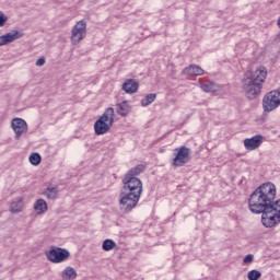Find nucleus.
<instances>
[{
    "label": "nucleus",
    "instance_id": "14",
    "mask_svg": "<svg viewBox=\"0 0 280 280\" xmlns=\"http://www.w3.org/2000/svg\"><path fill=\"white\" fill-rule=\"evenodd\" d=\"M200 89L205 93H218L220 91V84L213 82V81H205L200 83Z\"/></svg>",
    "mask_w": 280,
    "mask_h": 280
},
{
    "label": "nucleus",
    "instance_id": "29",
    "mask_svg": "<svg viewBox=\"0 0 280 280\" xmlns=\"http://www.w3.org/2000/svg\"><path fill=\"white\" fill-rule=\"evenodd\" d=\"M78 277V273L75 272V269L71 268V279H75Z\"/></svg>",
    "mask_w": 280,
    "mask_h": 280
},
{
    "label": "nucleus",
    "instance_id": "6",
    "mask_svg": "<svg viewBox=\"0 0 280 280\" xmlns=\"http://www.w3.org/2000/svg\"><path fill=\"white\" fill-rule=\"evenodd\" d=\"M280 106V90H273L267 93L262 98V108L265 113H272Z\"/></svg>",
    "mask_w": 280,
    "mask_h": 280
},
{
    "label": "nucleus",
    "instance_id": "9",
    "mask_svg": "<svg viewBox=\"0 0 280 280\" xmlns=\"http://www.w3.org/2000/svg\"><path fill=\"white\" fill-rule=\"evenodd\" d=\"M84 38H86V22L81 20L72 30L71 43L72 45H78V43H80V40H84Z\"/></svg>",
    "mask_w": 280,
    "mask_h": 280
},
{
    "label": "nucleus",
    "instance_id": "25",
    "mask_svg": "<svg viewBox=\"0 0 280 280\" xmlns=\"http://www.w3.org/2000/svg\"><path fill=\"white\" fill-rule=\"evenodd\" d=\"M61 277L63 280H70L71 279V267H67L62 273Z\"/></svg>",
    "mask_w": 280,
    "mask_h": 280
},
{
    "label": "nucleus",
    "instance_id": "21",
    "mask_svg": "<svg viewBox=\"0 0 280 280\" xmlns=\"http://www.w3.org/2000/svg\"><path fill=\"white\" fill-rule=\"evenodd\" d=\"M102 248H103V250L108 253V252L113 250L114 248H117V243H115V241H113L110 238H107L103 242Z\"/></svg>",
    "mask_w": 280,
    "mask_h": 280
},
{
    "label": "nucleus",
    "instance_id": "22",
    "mask_svg": "<svg viewBox=\"0 0 280 280\" xmlns=\"http://www.w3.org/2000/svg\"><path fill=\"white\" fill-rule=\"evenodd\" d=\"M28 161L31 163V165H40V161H43V158L40 156L39 153H32L28 156Z\"/></svg>",
    "mask_w": 280,
    "mask_h": 280
},
{
    "label": "nucleus",
    "instance_id": "1",
    "mask_svg": "<svg viewBox=\"0 0 280 280\" xmlns=\"http://www.w3.org/2000/svg\"><path fill=\"white\" fill-rule=\"evenodd\" d=\"M122 189L119 195V209L124 213H130L139 205L141 194H143V183L139 177L122 178Z\"/></svg>",
    "mask_w": 280,
    "mask_h": 280
},
{
    "label": "nucleus",
    "instance_id": "26",
    "mask_svg": "<svg viewBox=\"0 0 280 280\" xmlns=\"http://www.w3.org/2000/svg\"><path fill=\"white\" fill-rule=\"evenodd\" d=\"M255 259V256L253 254H248L244 259H243V264L247 265V264H253Z\"/></svg>",
    "mask_w": 280,
    "mask_h": 280
},
{
    "label": "nucleus",
    "instance_id": "17",
    "mask_svg": "<svg viewBox=\"0 0 280 280\" xmlns=\"http://www.w3.org/2000/svg\"><path fill=\"white\" fill-rule=\"evenodd\" d=\"M143 172H145V165L143 164H139L132 168H130L125 176L129 177V178H137V176H139V174H143Z\"/></svg>",
    "mask_w": 280,
    "mask_h": 280
},
{
    "label": "nucleus",
    "instance_id": "11",
    "mask_svg": "<svg viewBox=\"0 0 280 280\" xmlns=\"http://www.w3.org/2000/svg\"><path fill=\"white\" fill-rule=\"evenodd\" d=\"M244 148L245 150H248L249 152H253V150H257V148H260L264 143V136L256 135L252 138H246L244 141Z\"/></svg>",
    "mask_w": 280,
    "mask_h": 280
},
{
    "label": "nucleus",
    "instance_id": "15",
    "mask_svg": "<svg viewBox=\"0 0 280 280\" xmlns=\"http://www.w3.org/2000/svg\"><path fill=\"white\" fill-rule=\"evenodd\" d=\"M19 38H21V34H19V32L2 35L0 36V47H3V45H10V43H14V40Z\"/></svg>",
    "mask_w": 280,
    "mask_h": 280
},
{
    "label": "nucleus",
    "instance_id": "5",
    "mask_svg": "<svg viewBox=\"0 0 280 280\" xmlns=\"http://www.w3.org/2000/svg\"><path fill=\"white\" fill-rule=\"evenodd\" d=\"M261 222L266 229H272V226L280 224V199L276 201L273 199L272 202L269 203L268 209L261 215Z\"/></svg>",
    "mask_w": 280,
    "mask_h": 280
},
{
    "label": "nucleus",
    "instance_id": "27",
    "mask_svg": "<svg viewBox=\"0 0 280 280\" xmlns=\"http://www.w3.org/2000/svg\"><path fill=\"white\" fill-rule=\"evenodd\" d=\"M44 65H45V57H42L36 61V67H43Z\"/></svg>",
    "mask_w": 280,
    "mask_h": 280
},
{
    "label": "nucleus",
    "instance_id": "19",
    "mask_svg": "<svg viewBox=\"0 0 280 280\" xmlns=\"http://www.w3.org/2000/svg\"><path fill=\"white\" fill-rule=\"evenodd\" d=\"M34 210L36 213H46L47 211V201L45 199H37L34 203Z\"/></svg>",
    "mask_w": 280,
    "mask_h": 280
},
{
    "label": "nucleus",
    "instance_id": "10",
    "mask_svg": "<svg viewBox=\"0 0 280 280\" xmlns=\"http://www.w3.org/2000/svg\"><path fill=\"white\" fill-rule=\"evenodd\" d=\"M11 127L15 133V139H21L25 132H27V121L23 118H13L11 121Z\"/></svg>",
    "mask_w": 280,
    "mask_h": 280
},
{
    "label": "nucleus",
    "instance_id": "4",
    "mask_svg": "<svg viewBox=\"0 0 280 280\" xmlns=\"http://www.w3.org/2000/svg\"><path fill=\"white\" fill-rule=\"evenodd\" d=\"M115 124V108L108 107L104 114L94 122V132L98 137L106 135Z\"/></svg>",
    "mask_w": 280,
    "mask_h": 280
},
{
    "label": "nucleus",
    "instance_id": "3",
    "mask_svg": "<svg viewBox=\"0 0 280 280\" xmlns=\"http://www.w3.org/2000/svg\"><path fill=\"white\" fill-rule=\"evenodd\" d=\"M267 75L268 70L266 67H259L242 80V89L247 100H257L261 95V89H264Z\"/></svg>",
    "mask_w": 280,
    "mask_h": 280
},
{
    "label": "nucleus",
    "instance_id": "20",
    "mask_svg": "<svg viewBox=\"0 0 280 280\" xmlns=\"http://www.w3.org/2000/svg\"><path fill=\"white\" fill-rule=\"evenodd\" d=\"M44 196L48 198V200H56L58 198V186H50L44 191Z\"/></svg>",
    "mask_w": 280,
    "mask_h": 280
},
{
    "label": "nucleus",
    "instance_id": "7",
    "mask_svg": "<svg viewBox=\"0 0 280 280\" xmlns=\"http://www.w3.org/2000/svg\"><path fill=\"white\" fill-rule=\"evenodd\" d=\"M175 152H177V154H175V158L172 161L173 167H183L184 165H187L189 161H191V149L183 145L175 149Z\"/></svg>",
    "mask_w": 280,
    "mask_h": 280
},
{
    "label": "nucleus",
    "instance_id": "18",
    "mask_svg": "<svg viewBox=\"0 0 280 280\" xmlns=\"http://www.w3.org/2000/svg\"><path fill=\"white\" fill-rule=\"evenodd\" d=\"M9 211L11 213H21L23 211V199L18 198L16 201L11 202Z\"/></svg>",
    "mask_w": 280,
    "mask_h": 280
},
{
    "label": "nucleus",
    "instance_id": "8",
    "mask_svg": "<svg viewBox=\"0 0 280 280\" xmlns=\"http://www.w3.org/2000/svg\"><path fill=\"white\" fill-rule=\"evenodd\" d=\"M70 255L69 250L57 246L50 247L49 252L46 253L48 261H51L52 264H62V261L69 259Z\"/></svg>",
    "mask_w": 280,
    "mask_h": 280
},
{
    "label": "nucleus",
    "instance_id": "12",
    "mask_svg": "<svg viewBox=\"0 0 280 280\" xmlns=\"http://www.w3.org/2000/svg\"><path fill=\"white\" fill-rule=\"evenodd\" d=\"M122 91L132 95V93H137L139 91V82H136L135 79H128L122 84Z\"/></svg>",
    "mask_w": 280,
    "mask_h": 280
},
{
    "label": "nucleus",
    "instance_id": "2",
    "mask_svg": "<svg viewBox=\"0 0 280 280\" xmlns=\"http://www.w3.org/2000/svg\"><path fill=\"white\" fill-rule=\"evenodd\" d=\"M275 198H277V186L270 182L261 184L250 194L248 209L252 213L264 215Z\"/></svg>",
    "mask_w": 280,
    "mask_h": 280
},
{
    "label": "nucleus",
    "instance_id": "28",
    "mask_svg": "<svg viewBox=\"0 0 280 280\" xmlns=\"http://www.w3.org/2000/svg\"><path fill=\"white\" fill-rule=\"evenodd\" d=\"M5 21H8V18L0 15V27H3V25H5Z\"/></svg>",
    "mask_w": 280,
    "mask_h": 280
},
{
    "label": "nucleus",
    "instance_id": "13",
    "mask_svg": "<svg viewBox=\"0 0 280 280\" xmlns=\"http://www.w3.org/2000/svg\"><path fill=\"white\" fill-rule=\"evenodd\" d=\"M130 110H132V107L128 101H122L121 103L116 104V113L117 115H120V117H128V115H130Z\"/></svg>",
    "mask_w": 280,
    "mask_h": 280
},
{
    "label": "nucleus",
    "instance_id": "24",
    "mask_svg": "<svg viewBox=\"0 0 280 280\" xmlns=\"http://www.w3.org/2000/svg\"><path fill=\"white\" fill-rule=\"evenodd\" d=\"M247 279L259 280L261 279V273L258 270L253 269L247 273Z\"/></svg>",
    "mask_w": 280,
    "mask_h": 280
},
{
    "label": "nucleus",
    "instance_id": "16",
    "mask_svg": "<svg viewBox=\"0 0 280 280\" xmlns=\"http://www.w3.org/2000/svg\"><path fill=\"white\" fill-rule=\"evenodd\" d=\"M184 75H205V70L199 66L190 65L189 67L183 70Z\"/></svg>",
    "mask_w": 280,
    "mask_h": 280
},
{
    "label": "nucleus",
    "instance_id": "23",
    "mask_svg": "<svg viewBox=\"0 0 280 280\" xmlns=\"http://www.w3.org/2000/svg\"><path fill=\"white\" fill-rule=\"evenodd\" d=\"M154 100H156V94H148L144 98L141 100V106H150V104H152Z\"/></svg>",
    "mask_w": 280,
    "mask_h": 280
}]
</instances>
